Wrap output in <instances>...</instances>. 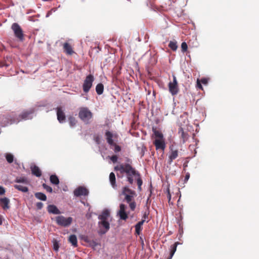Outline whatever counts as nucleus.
<instances>
[{
  "mask_svg": "<svg viewBox=\"0 0 259 259\" xmlns=\"http://www.w3.org/2000/svg\"><path fill=\"white\" fill-rule=\"evenodd\" d=\"M126 161L127 163L117 165L114 167V170L119 171L121 175L125 174L127 181L130 184H133L134 177L137 178V176H139V173L130 163H132V160L130 158H127Z\"/></svg>",
  "mask_w": 259,
  "mask_h": 259,
  "instance_id": "f257e3e1",
  "label": "nucleus"
},
{
  "mask_svg": "<svg viewBox=\"0 0 259 259\" xmlns=\"http://www.w3.org/2000/svg\"><path fill=\"white\" fill-rule=\"evenodd\" d=\"M1 124L2 126H6L9 124L17 123L20 122L19 115L15 112H10L0 117Z\"/></svg>",
  "mask_w": 259,
  "mask_h": 259,
  "instance_id": "f03ea898",
  "label": "nucleus"
},
{
  "mask_svg": "<svg viewBox=\"0 0 259 259\" xmlns=\"http://www.w3.org/2000/svg\"><path fill=\"white\" fill-rule=\"evenodd\" d=\"M152 131L156 138L153 142V144L155 146L156 150H164L165 148V143L163 137V135L161 131L157 130L155 128H152Z\"/></svg>",
  "mask_w": 259,
  "mask_h": 259,
  "instance_id": "7ed1b4c3",
  "label": "nucleus"
},
{
  "mask_svg": "<svg viewBox=\"0 0 259 259\" xmlns=\"http://www.w3.org/2000/svg\"><path fill=\"white\" fill-rule=\"evenodd\" d=\"M93 113L87 107H81L78 113L79 118L84 123L88 124L93 118Z\"/></svg>",
  "mask_w": 259,
  "mask_h": 259,
  "instance_id": "20e7f679",
  "label": "nucleus"
},
{
  "mask_svg": "<svg viewBox=\"0 0 259 259\" xmlns=\"http://www.w3.org/2000/svg\"><path fill=\"white\" fill-rule=\"evenodd\" d=\"M56 223L61 226L66 227L70 225L72 222L71 217L65 218L63 215L57 216L55 218Z\"/></svg>",
  "mask_w": 259,
  "mask_h": 259,
  "instance_id": "39448f33",
  "label": "nucleus"
},
{
  "mask_svg": "<svg viewBox=\"0 0 259 259\" xmlns=\"http://www.w3.org/2000/svg\"><path fill=\"white\" fill-rule=\"evenodd\" d=\"M173 80L170 81L168 84L169 92L172 96L178 94L179 91L178 83L175 75H172Z\"/></svg>",
  "mask_w": 259,
  "mask_h": 259,
  "instance_id": "423d86ee",
  "label": "nucleus"
},
{
  "mask_svg": "<svg viewBox=\"0 0 259 259\" xmlns=\"http://www.w3.org/2000/svg\"><path fill=\"white\" fill-rule=\"evenodd\" d=\"M169 149L168 163L171 164L173 160L179 156V151L174 144L170 145L169 147Z\"/></svg>",
  "mask_w": 259,
  "mask_h": 259,
  "instance_id": "0eeeda50",
  "label": "nucleus"
},
{
  "mask_svg": "<svg viewBox=\"0 0 259 259\" xmlns=\"http://www.w3.org/2000/svg\"><path fill=\"white\" fill-rule=\"evenodd\" d=\"M94 80V76L92 74L88 75L84 80L82 88L84 93H88L92 87Z\"/></svg>",
  "mask_w": 259,
  "mask_h": 259,
  "instance_id": "6e6552de",
  "label": "nucleus"
},
{
  "mask_svg": "<svg viewBox=\"0 0 259 259\" xmlns=\"http://www.w3.org/2000/svg\"><path fill=\"white\" fill-rule=\"evenodd\" d=\"M11 28L14 31L15 36L20 40H23L24 39V33L20 25L17 23H14L12 24Z\"/></svg>",
  "mask_w": 259,
  "mask_h": 259,
  "instance_id": "1a4fd4ad",
  "label": "nucleus"
},
{
  "mask_svg": "<svg viewBox=\"0 0 259 259\" xmlns=\"http://www.w3.org/2000/svg\"><path fill=\"white\" fill-rule=\"evenodd\" d=\"M34 112V109L33 108L24 110L21 113L19 114L20 121L32 119V114Z\"/></svg>",
  "mask_w": 259,
  "mask_h": 259,
  "instance_id": "9d476101",
  "label": "nucleus"
},
{
  "mask_svg": "<svg viewBox=\"0 0 259 259\" xmlns=\"http://www.w3.org/2000/svg\"><path fill=\"white\" fill-rule=\"evenodd\" d=\"M98 225L100 227L99 233L101 235L105 234L110 229V224L107 221H100Z\"/></svg>",
  "mask_w": 259,
  "mask_h": 259,
  "instance_id": "9b49d317",
  "label": "nucleus"
},
{
  "mask_svg": "<svg viewBox=\"0 0 259 259\" xmlns=\"http://www.w3.org/2000/svg\"><path fill=\"white\" fill-rule=\"evenodd\" d=\"M73 193L76 197L87 196L89 194V191L86 188L79 186L74 190Z\"/></svg>",
  "mask_w": 259,
  "mask_h": 259,
  "instance_id": "f8f14e48",
  "label": "nucleus"
},
{
  "mask_svg": "<svg viewBox=\"0 0 259 259\" xmlns=\"http://www.w3.org/2000/svg\"><path fill=\"white\" fill-rule=\"evenodd\" d=\"M126 206L124 204H120L119 205V210L117 213L120 219L122 220H126L128 218V214L125 211Z\"/></svg>",
  "mask_w": 259,
  "mask_h": 259,
  "instance_id": "ddd939ff",
  "label": "nucleus"
},
{
  "mask_svg": "<svg viewBox=\"0 0 259 259\" xmlns=\"http://www.w3.org/2000/svg\"><path fill=\"white\" fill-rule=\"evenodd\" d=\"M57 119L61 123L65 122L66 119L65 114L63 110V108L61 106L56 108Z\"/></svg>",
  "mask_w": 259,
  "mask_h": 259,
  "instance_id": "4468645a",
  "label": "nucleus"
},
{
  "mask_svg": "<svg viewBox=\"0 0 259 259\" xmlns=\"http://www.w3.org/2000/svg\"><path fill=\"white\" fill-rule=\"evenodd\" d=\"M10 200L7 197L0 198V205L4 209H8L10 208Z\"/></svg>",
  "mask_w": 259,
  "mask_h": 259,
  "instance_id": "2eb2a0df",
  "label": "nucleus"
},
{
  "mask_svg": "<svg viewBox=\"0 0 259 259\" xmlns=\"http://www.w3.org/2000/svg\"><path fill=\"white\" fill-rule=\"evenodd\" d=\"M47 210L49 213L59 214L61 213L60 211L58 209L56 206L53 204L49 205L47 207Z\"/></svg>",
  "mask_w": 259,
  "mask_h": 259,
  "instance_id": "dca6fc26",
  "label": "nucleus"
},
{
  "mask_svg": "<svg viewBox=\"0 0 259 259\" xmlns=\"http://www.w3.org/2000/svg\"><path fill=\"white\" fill-rule=\"evenodd\" d=\"M64 52L67 55H71L74 53L72 46L68 42L63 44Z\"/></svg>",
  "mask_w": 259,
  "mask_h": 259,
  "instance_id": "f3484780",
  "label": "nucleus"
},
{
  "mask_svg": "<svg viewBox=\"0 0 259 259\" xmlns=\"http://www.w3.org/2000/svg\"><path fill=\"white\" fill-rule=\"evenodd\" d=\"M110 217V212L108 210L105 209L103 210L102 213L99 215L98 219L100 221H107Z\"/></svg>",
  "mask_w": 259,
  "mask_h": 259,
  "instance_id": "a211bd4d",
  "label": "nucleus"
},
{
  "mask_svg": "<svg viewBox=\"0 0 259 259\" xmlns=\"http://www.w3.org/2000/svg\"><path fill=\"white\" fill-rule=\"evenodd\" d=\"M105 136L106 138L107 143L110 145H113L114 144V142L112 139L115 136H114L111 132L109 131H107L105 133Z\"/></svg>",
  "mask_w": 259,
  "mask_h": 259,
  "instance_id": "6ab92c4d",
  "label": "nucleus"
},
{
  "mask_svg": "<svg viewBox=\"0 0 259 259\" xmlns=\"http://www.w3.org/2000/svg\"><path fill=\"white\" fill-rule=\"evenodd\" d=\"M31 170L32 174L37 177H40L41 176V171L39 168L36 165L31 167Z\"/></svg>",
  "mask_w": 259,
  "mask_h": 259,
  "instance_id": "aec40b11",
  "label": "nucleus"
},
{
  "mask_svg": "<svg viewBox=\"0 0 259 259\" xmlns=\"http://www.w3.org/2000/svg\"><path fill=\"white\" fill-rule=\"evenodd\" d=\"M178 244H179V242H176L174 244H173L172 245H171L170 246L169 255L168 257L167 258V259H171L172 258L174 254H175V253L177 250V247Z\"/></svg>",
  "mask_w": 259,
  "mask_h": 259,
  "instance_id": "412c9836",
  "label": "nucleus"
},
{
  "mask_svg": "<svg viewBox=\"0 0 259 259\" xmlns=\"http://www.w3.org/2000/svg\"><path fill=\"white\" fill-rule=\"evenodd\" d=\"M179 134H181V137L182 139H183V143H185L189 138V135L187 133H185L184 131V130L182 127H180L179 128Z\"/></svg>",
  "mask_w": 259,
  "mask_h": 259,
  "instance_id": "4be33fe9",
  "label": "nucleus"
},
{
  "mask_svg": "<svg viewBox=\"0 0 259 259\" xmlns=\"http://www.w3.org/2000/svg\"><path fill=\"white\" fill-rule=\"evenodd\" d=\"M145 222V220H142L139 223H138L135 226L136 233L138 235H140L142 229V225Z\"/></svg>",
  "mask_w": 259,
  "mask_h": 259,
  "instance_id": "5701e85b",
  "label": "nucleus"
},
{
  "mask_svg": "<svg viewBox=\"0 0 259 259\" xmlns=\"http://www.w3.org/2000/svg\"><path fill=\"white\" fill-rule=\"evenodd\" d=\"M109 181L112 187L114 189L116 188L117 186L116 184V178L115 174L113 172H111L109 175Z\"/></svg>",
  "mask_w": 259,
  "mask_h": 259,
  "instance_id": "b1692460",
  "label": "nucleus"
},
{
  "mask_svg": "<svg viewBox=\"0 0 259 259\" xmlns=\"http://www.w3.org/2000/svg\"><path fill=\"white\" fill-rule=\"evenodd\" d=\"M122 194V195L128 194V195H136V193L135 191L130 189L127 187H124L123 188Z\"/></svg>",
  "mask_w": 259,
  "mask_h": 259,
  "instance_id": "393cba45",
  "label": "nucleus"
},
{
  "mask_svg": "<svg viewBox=\"0 0 259 259\" xmlns=\"http://www.w3.org/2000/svg\"><path fill=\"white\" fill-rule=\"evenodd\" d=\"M68 240L72 246L74 247L77 246V240L75 235H71L69 237Z\"/></svg>",
  "mask_w": 259,
  "mask_h": 259,
  "instance_id": "a878e982",
  "label": "nucleus"
},
{
  "mask_svg": "<svg viewBox=\"0 0 259 259\" xmlns=\"http://www.w3.org/2000/svg\"><path fill=\"white\" fill-rule=\"evenodd\" d=\"M35 197L40 200L46 201L47 200L46 195L41 192H36L34 194Z\"/></svg>",
  "mask_w": 259,
  "mask_h": 259,
  "instance_id": "bb28decb",
  "label": "nucleus"
},
{
  "mask_svg": "<svg viewBox=\"0 0 259 259\" xmlns=\"http://www.w3.org/2000/svg\"><path fill=\"white\" fill-rule=\"evenodd\" d=\"M96 91L98 95H101L104 91V85L102 83H98L96 87Z\"/></svg>",
  "mask_w": 259,
  "mask_h": 259,
  "instance_id": "cd10ccee",
  "label": "nucleus"
},
{
  "mask_svg": "<svg viewBox=\"0 0 259 259\" xmlns=\"http://www.w3.org/2000/svg\"><path fill=\"white\" fill-rule=\"evenodd\" d=\"M50 182L52 184L54 185H58L59 184V180L58 177L55 175H53L50 176Z\"/></svg>",
  "mask_w": 259,
  "mask_h": 259,
  "instance_id": "c85d7f7f",
  "label": "nucleus"
},
{
  "mask_svg": "<svg viewBox=\"0 0 259 259\" xmlns=\"http://www.w3.org/2000/svg\"><path fill=\"white\" fill-rule=\"evenodd\" d=\"M14 188L20 191L23 192H27L28 191V189L26 186L21 185H15Z\"/></svg>",
  "mask_w": 259,
  "mask_h": 259,
  "instance_id": "c756f323",
  "label": "nucleus"
},
{
  "mask_svg": "<svg viewBox=\"0 0 259 259\" xmlns=\"http://www.w3.org/2000/svg\"><path fill=\"white\" fill-rule=\"evenodd\" d=\"M68 121L69 124L71 127L75 126L77 122V121L76 119V118L72 116L69 117Z\"/></svg>",
  "mask_w": 259,
  "mask_h": 259,
  "instance_id": "7c9ffc66",
  "label": "nucleus"
},
{
  "mask_svg": "<svg viewBox=\"0 0 259 259\" xmlns=\"http://www.w3.org/2000/svg\"><path fill=\"white\" fill-rule=\"evenodd\" d=\"M15 182L16 183H22L26 185H28L29 183V181L25 177L17 178L15 180Z\"/></svg>",
  "mask_w": 259,
  "mask_h": 259,
  "instance_id": "2f4dec72",
  "label": "nucleus"
},
{
  "mask_svg": "<svg viewBox=\"0 0 259 259\" xmlns=\"http://www.w3.org/2000/svg\"><path fill=\"white\" fill-rule=\"evenodd\" d=\"M168 47L172 50L176 51L178 48L176 41H170L169 43Z\"/></svg>",
  "mask_w": 259,
  "mask_h": 259,
  "instance_id": "473e14b6",
  "label": "nucleus"
},
{
  "mask_svg": "<svg viewBox=\"0 0 259 259\" xmlns=\"http://www.w3.org/2000/svg\"><path fill=\"white\" fill-rule=\"evenodd\" d=\"M124 195L125 196L124 200L127 203L134 201L133 198H134L135 196H136V195H128V194H126V195Z\"/></svg>",
  "mask_w": 259,
  "mask_h": 259,
  "instance_id": "72a5a7b5",
  "label": "nucleus"
},
{
  "mask_svg": "<svg viewBox=\"0 0 259 259\" xmlns=\"http://www.w3.org/2000/svg\"><path fill=\"white\" fill-rule=\"evenodd\" d=\"M6 158L7 161L9 163H11L13 162L14 160V156L12 154L7 153L6 155Z\"/></svg>",
  "mask_w": 259,
  "mask_h": 259,
  "instance_id": "f704fd0d",
  "label": "nucleus"
},
{
  "mask_svg": "<svg viewBox=\"0 0 259 259\" xmlns=\"http://www.w3.org/2000/svg\"><path fill=\"white\" fill-rule=\"evenodd\" d=\"M136 178H137V185L138 186V189L139 191H141V190H142L141 186L142 185V184H143V181L141 179L140 175H139V176H137V177Z\"/></svg>",
  "mask_w": 259,
  "mask_h": 259,
  "instance_id": "c9c22d12",
  "label": "nucleus"
},
{
  "mask_svg": "<svg viewBox=\"0 0 259 259\" xmlns=\"http://www.w3.org/2000/svg\"><path fill=\"white\" fill-rule=\"evenodd\" d=\"M53 243L54 250L56 251H58L60 247L59 242L56 239H53Z\"/></svg>",
  "mask_w": 259,
  "mask_h": 259,
  "instance_id": "e433bc0d",
  "label": "nucleus"
},
{
  "mask_svg": "<svg viewBox=\"0 0 259 259\" xmlns=\"http://www.w3.org/2000/svg\"><path fill=\"white\" fill-rule=\"evenodd\" d=\"M128 204H129L131 209L132 211H134L136 207V203L135 201L134 200L130 203H128Z\"/></svg>",
  "mask_w": 259,
  "mask_h": 259,
  "instance_id": "4c0bfd02",
  "label": "nucleus"
},
{
  "mask_svg": "<svg viewBox=\"0 0 259 259\" xmlns=\"http://www.w3.org/2000/svg\"><path fill=\"white\" fill-rule=\"evenodd\" d=\"M42 187H43V188L45 190H46L47 191H48V192H49L50 193H52V192L53 189H52V188L50 186L47 185L46 184H42Z\"/></svg>",
  "mask_w": 259,
  "mask_h": 259,
  "instance_id": "58836bf2",
  "label": "nucleus"
},
{
  "mask_svg": "<svg viewBox=\"0 0 259 259\" xmlns=\"http://www.w3.org/2000/svg\"><path fill=\"white\" fill-rule=\"evenodd\" d=\"M188 45L186 42H183L181 45L182 51L185 52L187 50Z\"/></svg>",
  "mask_w": 259,
  "mask_h": 259,
  "instance_id": "ea45409f",
  "label": "nucleus"
},
{
  "mask_svg": "<svg viewBox=\"0 0 259 259\" xmlns=\"http://www.w3.org/2000/svg\"><path fill=\"white\" fill-rule=\"evenodd\" d=\"M113 146H114V151L115 152H118L120 151L121 147L119 146L116 145L115 143Z\"/></svg>",
  "mask_w": 259,
  "mask_h": 259,
  "instance_id": "a19ab883",
  "label": "nucleus"
},
{
  "mask_svg": "<svg viewBox=\"0 0 259 259\" xmlns=\"http://www.w3.org/2000/svg\"><path fill=\"white\" fill-rule=\"evenodd\" d=\"M110 159L113 163H115L117 161L118 157L117 155H114L110 157Z\"/></svg>",
  "mask_w": 259,
  "mask_h": 259,
  "instance_id": "79ce46f5",
  "label": "nucleus"
},
{
  "mask_svg": "<svg viewBox=\"0 0 259 259\" xmlns=\"http://www.w3.org/2000/svg\"><path fill=\"white\" fill-rule=\"evenodd\" d=\"M196 87L199 88V89L203 90V87L201 85V82L200 81V80L199 79H197V85Z\"/></svg>",
  "mask_w": 259,
  "mask_h": 259,
  "instance_id": "37998d69",
  "label": "nucleus"
},
{
  "mask_svg": "<svg viewBox=\"0 0 259 259\" xmlns=\"http://www.w3.org/2000/svg\"><path fill=\"white\" fill-rule=\"evenodd\" d=\"M36 206L38 209H41L43 207V203L40 202H37Z\"/></svg>",
  "mask_w": 259,
  "mask_h": 259,
  "instance_id": "c03bdc74",
  "label": "nucleus"
},
{
  "mask_svg": "<svg viewBox=\"0 0 259 259\" xmlns=\"http://www.w3.org/2000/svg\"><path fill=\"white\" fill-rule=\"evenodd\" d=\"M200 81L204 84H206L208 82V80L206 78H203L200 80Z\"/></svg>",
  "mask_w": 259,
  "mask_h": 259,
  "instance_id": "a18cd8bd",
  "label": "nucleus"
},
{
  "mask_svg": "<svg viewBox=\"0 0 259 259\" xmlns=\"http://www.w3.org/2000/svg\"><path fill=\"white\" fill-rule=\"evenodd\" d=\"M5 189L2 186H0V195H4L5 193Z\"/></svg>",
  "mask_w": 259,
  "mask_h": 259,
  "instance_id": "49530a36",
  "label": "nucleus"
},
{
  "mask_svg": "<svg viewBox=\"0 0 259 259\" xmlns=\"http://www.w3.org/2000/svg\"><path fill=\"white\" fill-rule=\"evenodd\" d=\"M149 215V213H147L145 212L142 217V220H145V222L146 221V219L148 218V216Z\"/></svg>",
  "mask_w": 259,
  "mask_h": 259,
  "instance_id": "de8ad7c7",
  "label": "nucleus"
},
{
  "mask_svg": "<svg viewBox=\"0 0 259 259\" xmlns=\"http://www.w3.org/2000/svg\"><path fill=\"white\" fill-rule=\"evenodd\" d=\"M189 178H190V174L187 172L186 174L185 177V182L189 180Z\"/></svg>",
  "mask_w": 259,
  "mask_h": 259,
  "instance_id": "09e8293b",
  "label": "nucleus"
},
{
  "mask_svg": "<svg viewBox=\"0 0 259 259\" xmlns=\"http://www.w3.org/2000/svg\"><path fill=\"white\" fill-rule=\"evenodd\" d=\"M4 66L7 67L8 65L6 64L4 62H0V68L3 67Z\"/></svg>",
  "mask_w": 259,
  "mask_h": 259,
  "instance_id": "8fccbe9b",
  "label": "nucleus"
},
{
  "mask_svg": "<svg viewBox=\"0 0 259 259\" xmlns=\"http://www.w3.org/2000/svg\"><path fill=\"white\" fill-rule=\"evenodd\" d=\"M184 167H187V164H186V163H184Z\"/></svg>",
  "mask_w": 259,
  "mask_h": 259,
  "instance_id": "3c124183",
  "label": "nucleus"
}]
</instances>
